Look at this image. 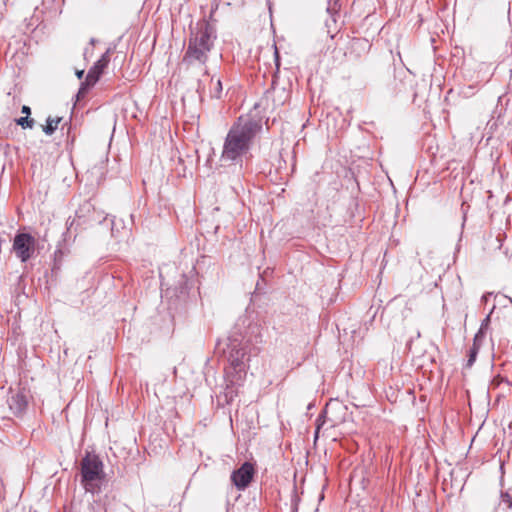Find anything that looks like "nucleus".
Listing matches in <instances>:
<instances>
[{"label":"nucleus","instance_id":"aec40b11","mask_svg":"<svg viewBox=\"0 0 512 512\" xmlns=\"http://www.w3.org/2000/svg\"><path fill=\"white\" fill-rule=\"evenodd\" d=\"M21 112L23 114H26L27 116H29L31 114V109H30L29 106L23 105L22 108H21Z\"/></svg>","mask_w":512,"mask_h":512},{"label":"nucleus","instance_id":"423d86ee","mask_svg":"<svg viewBox=\"0 0 512 512\" xmlns=\"http://www.w3.org/2000/svg\"><path fill=\"white\" fill-rule=\"evenodd\" d=\"M255 474L254 465L251 462H244L231 474V481L238 490L246 489L251 483Z\"/></svg>","mask_w":512,"mask_h":512},{"label":"nucleus","instance_id":"9d476101","mask_svg":"<svg viewBox=\"0 0 512 512\" xmlns=\"http://www.w3.org/2000/svg\"><path fill=\"white\" fill-rule=\"evenodd\" d=\"M340 7V0H327L326 12L330 17V19L326 20V26L328 29H331V23H333L334 25L336 24L337 17L339 16Z\"/></svg>","mask_w":512,"mask_h":512},{"label":"nucleus","instance_id":"6ab92c4d","mask_svg":"<svg viewBox=\"0 0 512 512\" xmlns=\"http://www.w3.org/2000/svg\"><path fill=\"white\" fill-rule=\"evenodd\" d=\"M274 55H275V64H276V68H277V70H278V69H279V66H280V60H279V53H278L277 48H275Z\"/></svg>","mask_w":512,"mask_h":512},{"label":"nucleus","instance_id":"f257e3e1","mask_svg":"<svg viewBox=\"0 0 512 512\" xmlns=\"http://www.w3.org/2000/svg\"><path fill=\"white\" fill-rule=\"evenodd\" d=\"M262 130V119L240 116L225 137L221 160L234 165H242L243 159L247 158L256 137Z\"/></svg>","mask_w":512,"mask_h":512},{"label":"nucleus","instance_id":"20e7f679","mask_svg":"<svg viewBox=\"0 0 512 512\" xmlns=\"http://www.w3.org/2000/svg\"><path fill=\"white\" fill-rule=\"evenodd\" d=\"M80 465L81 482L86 491H93L92 483L104 478L103 462L98 455L87 453Z\"/></svg>","mask_w":512,"mask_h":512},{"label":"nucleus","instance_id":"7ed1b4c3","mask_svg":"<svg viewBox=\"0 0 512 512\" xmlns=\"http://www.w3.org/2000/svg\"><path fill=\"white\" fill-rule=\"evenodd\" d=\"M224 354L230 367L236 374H239V378H241V374H245L247 362L250 360L247 353V343L235 337H230Z\"/></svg>","mask_w":512,"mask_h":512},{"label":"nucleus","instance_id":"b1692460","mask_svg":"<svg viewBox=\"0 0 512 512\" xmlns=\"http://www.w3.org/2000/svg\"><path fill=\"white\" fill-rule=\"evenodd\" d=\"M488 296H490V294H488V295H483V299H484V300H486Z\"/></svg>","mask_w":512,"mask_h":512},{"label":"nucleus","instance_id":"4be33fe9","mask_svg":"<svg viewBox=\"0 0 512 512\" xmlns=\"http://www.w3.org/2000/svg\"><path fill=\"white\" fill-rule=\"evenodd\" d=\"M83 73H84V71H78V72L76 73V74H77V77H78L79 79H81V78H82V76H83Z\"/></svg>","mask_w":512,"mask_h":512},{"label":"nucleus","instance_id":"f3484780","mask_svg":"<svg viewBox=\"0 0 512 512\" xmlns=\"http://www.w3.org/2000/svg\"><path fill=\"white\" fill-rule=\"evenodd\" d=\"M501 502L504 503L507 506V508H512V497L510 496L509 493H501Z\"/></svg>","mask_w":512,"mask_h":512},{"label":"nucleus","instance_id":"39448f33","mask_svg":"<svg viewBox=\"0 0 512 512\" xmlns=\"http://www.w3.org/2000/svg\"><path fill=\"white\" fill-rule=\"evenodd\" d=\"M35 245L36 239L30 233L18 232L13 239L12 250L22 263H26L33 257Z\"/></svg>","mask_w":512,"mask_h":512},{"label":"nucleus","instance_id":"9b49d317","mask_svg":"<svg viewBox=\"0 0 512 512\" xmlns=\"http://www.w3.org/2000/svg\"><path fill=\"white\" fill-rule=\"evenodd\" d=\"M222 90H223V87H222L221 80L219 78L214 80V77H212L210 79V88H209L210 97L215 98V99H220L221 95H222Z\"/></svg>","mask_w":512,"mask_h":512},{"label":"nucleus","instance_id":"0eeeda50","mask_svg":"<svg viewBox=\"0 0 512 512\" xmlns=\"http://www.w3.org/2000/svg\"><path fill=\"white\" fill-rule=\"evenodd\" d=\"M106 67L107 65L100 62L99 60H97L94 63V65L89 69L85 81L81 83V86L77 93L78 98L84 97V95L89 91V89L97 83Z\"/></svg>","mask_w":512,"mask_h":512},{"label":"nucleus","instance_id":"dca6fc26","mask_svg":"<svg viewBox=\"0 0 512 512\" xmlns=\"http://www.w3.org/2000/svg\"><path fill=\"white\" fill-rule=\"evenodd\" d=\"M114 47H109L106 52L100 57L99 61L108 65L110 62V54L113 52Z\"/></svg>","mask_w":512,"mask_h":512},{"label":"nucleus","instance_id":"f8f14e48","mask_svg":"<svg viewBox=\"0 0 512 512\" xmlns=\"http://www.w3.org/2000/svg\"><path fill=\"white\" fill-rule=\"evenodd\" d=\"M61 120H62L61 117L53 118V117L49 116L46 119V124L43 126L44 133L47 135H52L56 131Z\"/></svg>","mask_w":512,"mask_h":512},{"label":"nucleus","instance_id":"6e6552de","mask_svg":"<svg viewBox=\"0 0 512 512\" xmlns=\"http://www.w3.org/2000/svg\"><path fill=\"white\" fill-rule=\"evenodd\" d=\"M188 280L185 275H182L181 279L175 287L167 288L164 291V297L169 298L176 305V302L185 301L188 296Z\"/></svg>","mask_w":512,"mask_h":512},{"label":"nucleus","instance_id":"412c9836","mask_svg":"<svg viewBox=\"0 0 512 512\" xmlns=\"http://www.w3.org/2000/svg\"><path fill=\"white\" fill-rule=\"evenodd\" d=\"M356 43L363 46H368V42L366 40H357Z\"/></svg>","mask_w":512,"mask_h":512},{"label":"nucleus","instance_id":"2eb2a0df","mask_svg":"<svg viewBox=\"0 0 512 512\" xmlns=\"http://www.w3.org/2000/svg\"><path fill=\"white\" fill-rule=\"evenodd\" d=\"M489 323H490V315L486 316V318L482 321L481 327H480L479 331L475 335V341H478V339L480 337H483V335H484L483 334V330L488 327Z\"/></svg>","mask_w":512,"mask_h":512},{"label":"nucleus","instance_id":"5701e85b","mask_svg":"<svg viewBox=\"0 0 512 512\" xmlns=\"http://www.w3.org/2000/svg\"><path fill=\"white\" fill-rule=\"evenodd\" d=\"M90 43H91V44H95V39H94V38H91Z\"/></svg>","mask_w":512,"mask_h":512},{"label":"nucleus","instance_id":"f03ea898","mask_svg":"<svg viewBox=\"0 0 512 512\" xmlns=\"http://www.w3.org/2000/svg\"><path fill=\"white\" fill-rule=\"evenodd\" d=\"M212 47V29L209 24H204L197 31L191 32L183 62L188 64L194 62L205 64Z\"/></svg>","mask_w":512,"mask_h":512},{"label":"nucleus","instance_id":"1a4fd4ad","mask_svg":"<svg viewBox=\"0 0 512 512\" xmlns=\"http://www.w3.org/2000/svg\"><path fill=\"white\" fill-rule=\"evenodd\" d=\"M8 405L14 415H21L27 408L28 396L24 389L13 393L8 398Z\"/></svg>","mask_w":512,"mask_h":512},{"label":"nucleus","instance_id":"a211bd4d","mask_svg":"<svg viewBox=\"0 0 512 512\" xmlns=\"http://www.w3.org/2000/svg\"><path fill=\"white\" fill-rule=\"evenodd\" d=\"M73 224H74V219L68 218L67 222H66V225H67L66 232L63 234V236L65 238H66L67 235L70 234L71 228H72Z\"/></svg>","mask_w":512,"mask_h":512},{"label":"nucleus","instance_id":"4468645a","mask_svg":"<svg viewBox=\"0 0 512 512\" xmlns=\"http://www.w3.org/2000/svg\"><path fill=\"white\" fill-rule=\"evenodd\" d=\"M476 342L477 341L474 340L473 346L469 350V358L467 361V366H472L476 360L477 354L479 352V346L477 345Z\"/></svg>","mask_w":512,"mask_h":512},{"label":"nucleus","instance_id":"ddd939ff","mask_svg":"<svg viewBox=\"0 0 512 512\" xmlns=\"http://www.w3.org/2000/svg\"><path fill=\"white\" fill-rule=\"evenodd\" d=\"M16 124L21 126L23 129H32L34 127L35 121L28 116L20 117L15 120Z\"/></svg>","mask_w":512,"mask_h":512}]
</instances>
